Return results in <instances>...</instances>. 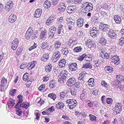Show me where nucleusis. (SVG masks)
I'll return each mask as SVG.
<instances>
[{
  "label": "nucleus",
  "mask_w": 124,
  "mask_h": 124,
  "mask_svg": "<svg viewBox=\"0 0 124 124\" xmlns=\"http://www.w3.org/2000/svg\"><path fill=\"white\" fill-rule=\"evenodd\" d=\"M66 102L70 109H72L75 108L78 103L77 100L74 99H68L66 100Z\"/></svg>",
  "instance_id": "nucleus-1"
},
{
  "label": "nucleus",
  "mask_w": 124,
  "mask_h": 124,
  "mask_svg": "<svg viewBox=\"0 0 124 124\" xmlns=\"http://www.w3.org/2000/svg\"><path fill=\"white\" fill-rule=\"evenodd\" d=\"M83 8L87 12L90 11L93 9V5L91 3L86 1L84 2L82 4Z\"/></svg>",
  "instance_id": "nucleus-2"
},
{
  "label": "nucleus",
  "mask_w": 124,
  "mask_h": 124,
  "mask_svg": "<svg viewBox=\"0 0 124 124\" xmlns=\"http://www.w3.org/2000/svg\"><path fill=\"white\" fill-rule=\"evenodd\" d=\"M7 82V80L3 76L1 78L0 84V89L1 91L2 92L4 90V87L6 86Z\"/></svg>",
  "instance_id": "nucleus-3"
},
{
  "label": "nucleus",
  "mask_w": 124,
  "mask_h": 124,
  "mask_svg": "<svg viewBox=\"0 0 124 124\" xmlns=\"http://www.w3.org/2000/svg\"><path fill=\"white\" fill-rule=\"evenodd\" d=\"M61 56V53L59 51H57L54 53L52 59V62H55L58 60Z\"/></svg>",
  "instance_id": "nucleus-4"
},
{
  "label": "nucleus",
  "mask_w": 124,
  "mask_h": 124,
  "mask_svg": "<svg viewBox=\"0 0 124 124\" xmlns=\"http://www.w3.org/2000/svg\"><path fill=\"white\" fill-rule=\"evenodd\" d=\"M124 80V77L123 76H121L119 75H117V85L118 87L120 88L121 90V85L120 81Z\"/></svg>",
  "instance_id": "nucleus-5"
},
{
  "label": "nucleus",
  "mask_w": 124,
  "mask_h": 124,
  "mask_svg": "<svg viewBox=\"0 0 124 124\" xmlns=\"http://www.w3.org/2000/svg\"><path fill=\"white\" fill-rule=\"evenodd\" d=\"M69 70L72 71H76L78 69V66L77 63H71L68 65Z\"/></svg>",
  "instance_id": "nucleus-6"
},
{
  "label": "nucleus",
  "mask_w": 124,
  "mask_h": 124,
  "mask_svg": "<svg viewBox=\"0 0 124 124\" xmlns=\"http://www.w3.org/2000/svg\"><path fill=\"white\" fill-rule=\"evenodd\" d=\"M98 31V28L96 27H93L90 31V35L93 38H95L97 36V34Z\"/></svg>",
  "instance_id": "nucleus-7"
},
{
  "label": "nucleus",
  "mask_w": 124,
  "mask_h": 124,
  "mask_svg": "<svg viewBox=\"0 0 124 124\" xmlns=\"http://www.w3.org/2000/svg\"><path fill=\"white\" fill-rule=\"evenodd\" d=\"M85 44L86 46L90 48L94 47V43L93 41L90 39H89L86 40Z\"/></svg>",
  "instance_id": "nucleus-8"
},
{
  "label": "nucleus",
  "mask_w": 124,
  "mask_h": 124,
  "mask_svg": "<svg viewBox=\"0 0 124 124\" xmlns=\"http://www.w3.org/2000/svg\"><path fill=\"white\" fill-rule=\"evenodd\" d=\"M100 7H98L96 9L97 11L98 12V13L101 16L104 17H106L108 16V14L106 11H104V10L101 9L100 8H101Z\"/></svg>",
  "instance_id": "nucleus-9"
},
{
  "label": "nucleus",
  "mask_w": 124,
  "mask_h": 124,
  "mask_svg": "<svg viewBox=\"0 0 124 124\" xmlns=\"http://www.w3.org/2000/svg\"><path fill=\"white\" fill-rule=\"evenodd\" d=\"M33 28L31 27L29 28L27 31L25 35L26 38L27 39H29L31 37L33 32Z\"/></svg>",
  "instance_id": "nucleus-10"
},
{
  "label": "nucleus",
  "mask_w": 124,
  "mask_h": 124,
  "mask_svg": "<svg viewBox=\"0 0 124 124\" xmlns=\"http://www.w3.org/2000/svg\"><path fill=\"white\" fill-rule=\"evenodd\" d=\"M58 11L59 13H61L64 12L65 9V4L64 3H60L58 7Z\"/></svg>",
  "instance_id": "nucleus-11"
},
{
  "label": "nucleus",
  "mask_w": 124,
  "mask_h": 124,
  "mask_svg": "<svg viewBox=\"0 0 124 124\" xmlns=\"http://www.w3.org/2000/svg\"><path fill=\"white\" fill-rule=\"evenodd\" d=\"M88 95L87 90L85 89H83L82 93L80 95V98L82 101L84 100Z\"/></svg>",
  "instance_id": "nucleus-12"
},
{
  "label": "nucleus",
  "mask_w": 124,
  "mask_h": 124,
  "mask_svg": "<svg viewBox=\"0 0 124 124\" xmlns=\"http://www.w3.org/2000/svg\"><path fill=\"white\" fill-rule=\"evenodd\" d=\"M100 56L101 58L109 59L110 57L108 54L104 50H102L100 53Z\"/></svg>",
  "instance_id": "nucleus-13"
},
{
  "label": "nucleus",
  "mask_w": 124,
  "mask_h": 124,
  "mask_svg": "<svg viewBox=\"0 0 124 124\" xmlns=\"http://www.w3.org/2000/svg\"><path fill=\"white\" fill-rule=\"evenodd\" d=\"M13 5V2L11 1H9L7 2V4L5 6V9L7 11H8L12 8Z\"/></svg>",
  "instance_id": "nucleus-14"
},
{
  "label": "nucleus",
  "mask_w": 124,
  "mask_h": 124,
  "mask_svg": "<svg viewBox=\"0 0 124 124\" xmlns=\"http://www.w3.org/2000/svg\"><path fill=\"white\" fill-rule=\"evenodd\" d=\"M76 81V79L75 78L71 77L67 80V84L68 86H72L74 84Z\"/></svg>",
  "instance_id": "nucleus-15"
},
{
  "label": "nucleus",
  "mask_w": 124,
  "mask_h": 124,
  "mask_svg": "<svg viewBox=\"0 0 124 124\" xmlns=\"http://www.w3.org/2000/svg\"><path fill=\"white\" fill-rule=\"evenodd\" d=\"M18 43V40L17 39H15L12 43L11 48L13 50H15L17 47Z\"/></svg>",
  "instance_id": "nucleus-16"
},
{
  "label": "nucleus",
  "mask_w": 124,
  "mask_h": 124,
  "mask_svg": "<svg viewBox=\"0 0 124 124\" xmlns=\"http://www.w3.org/2000/svg\"><path fill=\"white\" fill-rule=\"evenodd\" d=\"M99 18L97 16H94L91 18V22L93 26L96 25V24L99 23Z\"/></svg>",
  "instance_id": "nucleus-17"
},
{
  "label": "nucleus",
  "mask_w": 124,
  "mask_h": 124,
  "mask_svg": "<svg viewBox=\"0 0 124 124\" xmlns=\"http://www.w3.org/2000/svg\"><path fill=\"white\" fill-rule=\"evenodd\" d=\"M49 30L50 32V33H49V37L51 38L54 36L56 30V28L54 26H53L50 28Z\"/></svg>",
  "instance_id": "nucleus-18"
},
{
  "label": "nucleus",
  "mask_w": 124,
  "mask_h": 124,
  "mask_svg": "<svg viewBox=\"0 0 124 124\" xmlns=\"http://www.w3.org/2000/svg\"><path fill=\"white\" fill-rule=\"evenodd\" d=\"M101 7V8H100V9L103 10H105L107 11L108 8L109 7L106 3H104L102 5H101L100 4H98L97 5V8Z\"/></svg>",
  "instance_id": "nucleus-19"
},
{
  "label": "nucleus",
  "mask_w": 124,
  "mask_h": 124,
  "mask_svg": "<svg viewBox=\"0 0 124 124\" xmlns=\"http://www.w3.org/2000/svg\"><path fill=\"white\" fill-rule=\"evenodd\" d=\"M36 62L33 61L29 62L28 64L26 67L29 70H31L35 67Z\"/></svg>",
  "instance_id": "nucleus-20"
},
{
  "label": "nucleus",
  "mask_w": 124,
  "mask_h": 124,
  "mask_svg": "<svg viewBox=\"0 0 124 124\" xmlns=\"http://www.w3.org/2000/svg\"><path fill=\"white\" fill-rule=\"evenodd\" d=\"M15 108L16 110V113L19 116H21L22 115L23 111L22 109L19 108L18 105H16L15 106Z\"/></svg>",
  "instance_id": "nucleus-21"
},
{
  "label": "nucleus",
  "mask_w": 124,
  "mask_h": 124,
  "mask_svg": "<svg viewBox=\"0 0 124 124\" xmlns=\"http://www.w3.org/2000/svg\"><path fill=\"white\" fill-rule=\"evenodd\" d=\"M16 20V15L13 14H11L10 15L8 20L9 22L13 23L15 22Z\"/></svg>",
  "instance_id": "nucleus-22"
},
{
  "label": "nucleus",
  "mask_w": 124,
  "mask_h": 124,
  "mask_svg": "<svg viewBox=\"0 0 124 124\" xmlns=\"http://www.w3.org/2000/svg\"><path fill=\"white\" fill-rule=\"evenodd\" d=\"M61 45V43L59 40L55 41L54 44V47L55 49L58 50L60 48Z\"/></svg>",
  "instance_id": "nucleus-23"
},
{
  "label": "nucleus",
  "mask_w": 124,
  "mask_h": 124,
  "mask_svg": "<svg viewBox=\"0 0 124 124\" xmlns=\"http://www.w3.org/2000/svg\"><path fill=\"white\" fill-rule=\"evenodd\" d=\"M66 61L65 59H62L58 62V64L60 68L64 67L65 65Z\"/></svg>",
  "instance_id": "nucleus-24"
},
{
  "label": "nucleus",
  "mask_w": 124,
  "mask_h": 124,
  "mask_svg": "<svg viewBox=\"0 0 124 124\" xmlns=\"http://www.w3.org/2000/svg\"><path fill=\"white\" fill-rule=\"evenodd\" d=\"M42 10L39 9H37L34 14V17L37 18L39 17L42 14Z\"/></svg>",
  "instance_id": "nucleus-25"
},
{
  "label": "nucleus",
  "mask_w": 124,
  "mask_h": 124,
  "mask_svg": "<svg viewBox=\"0 0 124 124\" xmlns=\"http://www.w3.org/2000/svg\"><path fill=\"white\" fill-rule=\"evenodd\" d=\"M14 104L15 101L14 100L12 99H10L8 102V105L9 108H12Z\"/></svg>",
  "instance_id": "nucleus-26"
},
{
  "label": "nucleus",
  "mask_w": 124,
  "mask_h": 124,
  "mask_svg": "<svg viewBox=\"0 0 124 124\" xmlns=\"http://www.w3.org/2000/svg\"><path fill=\"white\" fill-rule=\"evenodd\" d=\"M108 26V25L107 24H101L100 25L99 28L100 29L103 31H107L108 28V27L107 26Z\"/></svg>",
  "instance_id": "nucleus-27"
},
{
  "label": "nucleus",
  "mask_w": 124,
  "mask_h": 124,
  "mask_svg": "<svg viewBox=\"0 0 124 124\" xmlns=\"http://www.w3.org/2000/svg\"><path fill=\"white\" fill-rule=\"evenodd\" d=\"M84 20L82 18H79L78 20L77 24L78 27H82L83 25Z\"/></svg>",
  "instance_id": "nucleus-28"
},
{
  "label": "nucleus",
  "mask_w": 124,
  "mask_h": 124,
  "mask_svg": "<svg viewBox=\"0 0 124 124\" xmlns=\"http://www.w3.org/2000/svg\"><path fill=\"white\" fill-rule=\"evenodd\" d=\"M92 64L90 62H88L85 63L83 65L82 68L85 69H91L92 68Z\"/></svg>",
  "instance_id": "nucleus-29"
},
{
  "label": "nucleus",
  "mask_w": 124,
  "mask_h": 124,
  "mask_svg": "<svg viewBox=\"0 0 124 124\" xmlns=\"http://www.w3.org/2000/svg\"><path fill=\"white\" fill-rule=\"evenodd\" d=\"M93 62L94 63V66L95 67H97L99 66L100 62L99 59L97 57H95L94 58Z\"/></svg>",
  "instance_id": "nucleus-30"
},
{
  "label": "nucleus",
  "mask_w": 124,
  "mask_h": 124,
  "mask_svg": "<svg viewBox=\"0 0 124 124\" xmlns=\"http://www.w3.org/2000/svg\"><path fill=\"white\" fill-rule=\"evenodd\" d=\"M122 104L120 103H117V114L120 113L122 110Z\"/></svg>",
  "instance_id": "nucleus-31"
},
{
  "label": "nucleus",
  "mask_w": 124,
  "mask_h": 124,
  "mask_svg": "<svg viewBox=\"0 0 124 124\" xmlns=\"http://www.w3.org/2000/svg\"><path fill=\"white\" fill-rule=\"evenodd\" d=\"M58 77L59 82L62 83H64L67 77L66 76L60 75L58 76Z\"/></svg>",
  "instance_id": "nucleus-32"
},
{
  "label": "nucleus",
  "mask_w": 124,
  "mask_h": 124,
  "mask_svg": "<svg viewBox=\"0 0 124 124\" xmlns=\"http://www.w3.org/2000/svg\"><path fill=\"white\" fill-rule=\"evenodd\" d=\"M17 98H18V101L16 105H19L22 103L23 101V96L21 94H19L17 96Z\"/></svg>",
  "instance_id": "nucleus-33"
},
{
  "label": "nucleus",
  "mask_w": 124,
  "mask_h": 124,
  "mask_svg": "<svg viewBox=\"0 0 124 124\" xmlns=\"http://www.w3.org/2000/svg\"><path fill=\"white\" fill-rule=\"evenodd\" d=\"M105 71L107 72H111L113 71V67L109 66H106L104 69Z\"/></svg>",
  "instance_id": "nucleus-34"
},
{
  "label": "nucleus",
  "mask_w": 124,
  "mask_h": 124,
  "mask_svg": "<svg viewBox=\"0 0 124 124\" xmlns=\"http://www.w3.org/2000/svg\"><path fill=\"white\" fill-rule=\"evenodd\" d=\"M94 79L93 78H91L89 79L88 81V85L90 87H92L94 86Z\"/></svg>",
  "instance_id": "nucleus-35"
},
{
  "label": "nucleus",
  "mask_w": 124,
  "mask_h": 124,
  "mask_svg": "<svg viewBox=\"0 0 124 124\" xmlns=\"http://www.w3.org/2000/svg\"><path fill=\"white\" fill-rule=\"evenodd\" d=\"M52 67V65L50 63L48 64L45 67L46 71L49 73L51 71Z\"/></svg>",
  "instance_id": "nucleus-36"
},
{
  "label": "nucleus",
  "mask_w": 124,
  "mask_h": 124,
  "mask_svg": "<svg viewBox=\"0 0 124 124\" xmlns=\"http://www.w3.org/2000/svg\"><path fill=\"white\" fill-rule=\"evenodd\" d=\"M48 45L46 42H43L41 44V48L42 49L46 50L48 47Z\"/></svg>",
  "instance_id": "nucleus-37"
},
{
  "label": "nucleus",
  "mask_w": 124,
  "mask_h": 124,
  "mask_svg": "<svg viewBox=\"0 0 124 124\" xmlns=\"http://www.w3.org/2000/svg\"><path fill=\"white\" fill-rule=\"evenodd\" d=\"M49 54H48L45 53L41 57V60L43 62L46 61L48 59Z\"/></svg>",
  "instance_id": "nucleus-38"
},
{
  "label": "nucleus",
  "mask_w": 124,
  "mask_h": 124,
  "mask_svg": "<svg viewBox=\"0 0 124 124\" xmlns=\"http://www.w3.org/2000/svg\"><path fill=\"white\" fill-rule=\"evenodd\" d=\"M19 105L21 107L26 109H27L30 106V104L29 103L25 102H23Z\"/></svg>",
  "instance_id": "nucleus-39"
},
{
  "label": "nucleus",
  "mask_w": 124,
  "mask_h": 124,
  "mask_svg": "<svg viewBox=\"0 0 124 124\" xmlns=\"http://www.w3.org/2000/svg\"><path fill=\"white\" fill-rule=\"evenodd\" d=\"M85 60L89 62H90L92 60V56L89 54H85Z\"/></svg>",
  "instance_id": "nucleus-40"
},
{
  "label": "nucleus",
  "mask_w": 124,
  "mask_h": 124,
  "mask_svg": "<svg viewBox=\"0 0 124 124\" xmlns=\"http://www.w3.org/2000/svg\"><path fill=\"white\" fill-rule=\"evenodd\" d=\"M51 3L50 1L46 0L44 2V6L45 8H48L50 7Z\"/></svg>",
  "instance_id": "nucleus-41"
},
{
  "label": "nucleus",
  "mask_w": 124,
  "mask_h": 124,
  "mask_svg": "<svg viewBox=\"0 0 124 124\" xmlns=\"http://www.w3.org/2000/svg\"><path fill=\"white\" fill-rule=\"evenodd\" d=\"M99 42L100 44L105 45L107 44V40L105 38L102 37L100 38Z\"/></svg>",
  "instance_id": "nucleus-42"
},
{
  "label": "nucleus",
  "mask_w": 124,
  "mask_h": 124,
  "mask_svg": "<svg viewBox=\"0 0 124 124\" xmlns=\"http://www.w3.org/2000/svg\"><path fill=\"white\" fill-rule=\"evenodd\" d=\"M101 85L103 87H104L105 89H107L108 88V87L109 86L107 83L105 81L102 80L101 82Z\"/></svg>",
  "instance_id": "nucleus-43"
},
{
  "label": "nucleus",
  "mask_w": 124,
  "mask_h": 124,
  "mask_svg": "<svg viewBox=\"0 0 124 124\" xmlns=\"http://www.w3.org/2000/svg\"><path fill=\"white\" fill-rule=\"evenodd\" d=\"M90 120L92 122H95L96 121V117L93 115L90 114L89 115Z\"/></svg>",
  "instance_id": "nucleus-44"
},
{
  "label": "nucleus",
  "mask_w": 124,
  "mask_h": 124,
  "mask_svg": "<svg viewBox=\"0 0 124 124\" xmlns=\"http://www.w3.org/2000/svg\"><path fill=\"white\" fill-rule=\"evenodd\" d=\"M68 96L67 93H66L64 91L61 92L59 95L60 98L62 99L64 97H67Z\"/></svg>",
  "instance_id": "nucleus-45"
},
{
  "label": "nucleus",
  "mask_w": 124,
  "mask_h": 124,
  "mask_svg": "<svg viewBox=\"0 0 124 124\" xmlns=\"http://www.w3.org/2000/svg\"><path fill=\"white\" fill-rule=\"evenodd\" d=\"M47 96L48 97L54 100L56 99L57 97L56 95L54 94V93H49L48 95Z\"/></svg>",
  "instance_id": "nucleus-46"
},
{
  "label": "nucleus",
  "mask_w": 124,
  "mask_h": 124,
  "mask_svg": "<svg viewBox=\"0 0 124 124\" xmlns=\"http://www.w3.org/2000/svg\"><path fill=\"white\" fill-rule=\"evenodd\" d=\"M56 85L55 81L52 80L49 83V86L50 88H53L56 86Z\"/></svg>",
  "instance_id": "nucleus-47"
},
{
  "label": "nucleus",
  "mask_w": 124,
  "mask_h": 124,
  "mask_svg": "<svg viewBox=\"0 0 124 124\" xmlns=\"http://www.w3.org/2000/svg\"><path fill=\"white\" fill-rule=\"evenodd\" d=\"M108 36L111 38H113L115 37L116 35V34L114 32L113 30H110L109 31L108 33Z\"/></svg>",
  "instance_id": "nucleus-48"
},
{
  "label": "nucleus",
  "mask_w": 124,
  "mask_h": 124,
  "mask_svg": "<svg viewBox=\"0 0 124 124\" xmlns=\"http://www.w3.org/2000/svg\"><path fill=\"white\" fill-rule=\"evenodd\" d=\"M74 10L73 6H69L67 8V11L68 13L71 14L73 12Z\"/></svg>",
  "instance_id": "nucleus-49"
},
{
  "label": "nucleus",
  "mask_w": 124,
  "mask_h": 124,
  "mask_svg": "<svg viewBox=\"0 0 124 124\" xmlns=\"http://www.w3.org/2000/svg\"><path fill=\"white\" fill-rule=\"evenodd\" d=\"M85 102L88 106L90 108H92L93 107V103L92 101L89 100H87L85 101Z\"/></svg>",
  "instance_id": "nucleus-50"
},
{
  "label": "nucleus",
  "mask_w": 124,
  "mask_h": 124,
  "mask_svg": "<svg viewBox=\"0 0 124 124\" xmlns=\"http://www.w3.org/2000/svg\"><path fill=\"white\" fill-rule=\"evenodd\" d=\"M64 105L63 103L62 102H59L56 105V107L58 109H61L64 107Z\"/></svg>",
  "instance_id": "nucleus-51"
},
{
  "label": "nucleus",
  "mask_w": 124,
  "mask_h": 124,
  "mask_svg": "<svg viewBox=\"0 0 124 124\" xmlns=\"http://www.w3.org/2000/svg\"><path fill=\"white\" fill-rule=\"evenodd\" d=\"M82 49V48L80 46L76 47L74 48L73 51L74 52L78 53L80 52Z\"/></svg>",
  "instance_id": "nucleus-52"
},
{
  "label": "nucleus",
  "mask_w": 124,
  "mask_h": 124,
  "mask_svg": "<svg viewBox=\"0 0 124 124\" xmlns=\"http://www.w3.org/2000/svg\"><path fill=\"white\" fill-rule=\"evenodd\" d=\"M23 79L24 81H28L30 80L29 79V76L27 73H25L23 75Z\"/></svg>",
  "instance_id": "nucleus-53"
},
{
  "label": "nucleus",
  "mask_w": 124,
  "mask_h": 124,
  "mask_svg": "<svg viewBox=\"0 0 124 124\" xmlns=\"http://www.w3.org/2000/svg\"><path fill=\"white\" fill-rule=\"evenodd\" d=\"M75 41V40L73 41L72 39H70L68 42V45L69 46H71L72 45H74L75 44L74 43Z\"/></svg>",
  "instance_id": "nucleus-54"
},
{
  "label": "nucleus",
  "mask_w": 124,
  "mask_h": 124,
  "mask_svg": "<svg viewBox=\"0 0 124 124\" xmlns=\"http://www.w3.org/2000/svg\"><path fill=\"white\" fill-rule=\"evenodd\" d=\"M23 49V48L21 47L18 48L17 49L16 52L17 55L18 56H19V54L22 52Z\"/></svg>",
  "instance_id": "nucleus-55"
},
{
  "label": "nucleus",
  "mask_w": 124,
  "mask_h": 124,
  "mask_svg": "<svg viewBox=\"0 0 124 124\" xmlns=\"http://www.w3.org/2000/svg\"><path fill=\"white\" fill-rule=\"evenodd\" d=\"M85 54H84L78 57V59L80 61H83L85 57Z\"/></svg>",
  "instance_id": "nucleus-56"
},
{
  "label": "nucleus",
  "mask_w": 124,
  "mask_h": 124,
  "mask_svg": "<svg viewBox=\"0 0 124 124\" xmlns=\"http://www.w3.org/2000/svg\"><path fill=\"white\" fill-rule=\"evenodd\" d=\"M72 19L71 17H70L69 18L67 19L66 20V23L67 24H74L72 22Z\"/></svg>",
  "instance_id": "nucleus-57"
},
{
  "label": "nucleus",
  "mask_w": 124,
  "mask_h": 124,
  "mask_svg": "<svg viewBox=\"0 0 124 124\" xmlns=\"http://www.w3.org/2000/svg\"><path fill=\"white\" fill-rule=\"evenodd\" d=\"M68 49L66 47L63 48L62 50V53L64 55H67L68 54Z\"/></svg>",
  "instance_id": "nucleus-58"
},
{
  "label": "nucleus",
  "mask_w": 124,
  "mask_h": 124,
  "mask_svg": "<svg viewBox=\"0 0 124 124\" xmlns=\"http://www.w3.org/2000/svg\"><path fill=\"white\" fill-rule=\"evenodd\" d=\"M119 44L120 45L122 46L124 44V37H121L119 41Z\"/></svg>",
  "instance_id": "nucleus-59"
},
{
  "label": "nucleus",
  "mask_w": 124,
  "mask_h": 124,
  "mask_svg": "<svg viewBox=\"0 0 124 124\" xmlns=\"http://www.w3.org/2000/svg\"><path fill=\"white\" fill-rule=\"evenodd\" d=\"M46 34V32L42 31L40 34V38L41 39H42L45 38Z\"/></svg>",
  "instance_id": "nucleus-60"
},
{
  "label": "nucleus",
  "mask_w": 124,
  "mask_h": 124,
  "mask_svg": "<svg viewBox=\"0 0 124 124\" xmlns=\"http://www.w3.org/2000/svg\"><path fill=\"white\" fill-rule=\"evenodd\" d=\"M37 46V44L34 43V44L32 46L30 47L29 49V51H31L32 50L36 48Z\"/></svg>",
  "instance_id": "nucleus-61"
},
{
  "label": "nucleus",
  "mask_w": 124,
  "mask_h": 124,
  "mask_svg": "<svg viewBox=\"0 0 124 124\" xmlns=\"http://www.w3.org/2000/svg\"><path fill=\"white\" fill-rule=\"evenodd\" d=\"M49 76L48 75L43 76L42 78L43 81L45 82L47 81L49 79Z\"/></svg>",
  "instance_id": "nucleus-62"
},
{
  "label": "nucleus",
  "mask_w": 124,
  "mask_h": 124,
  "mask_svg": "<svg viewBox=\"0 0 124 124\" xmlns=\"http://www.w3.org/2000/svg\"><path fill=\"white\" fill-rule=\"evenodd\" d=\"M45 87V84H41L40 86L38 88V90L40 91H41L42 90H44Z\"/></svg>",
  "instance_id": "nucleus-63"
},
{
  "label": "nucleus",
  "mask_w": 124,
  "mask_h": 124,
  "mask_svg": "<svg viewBox=\"0 0 124 124\" xmlns=\"http://www.w3.org/2000/svg\"><path fill=\"white\" fill-rule=\"evenodd\" d=\"M26 63H23L21 64L20 67V68L21 69H25L27 66Z\"/></svg>",
  "instance_id": "nucleus-64"
}]
</instances>
